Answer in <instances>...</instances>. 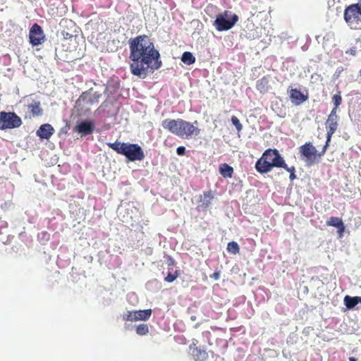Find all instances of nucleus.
<instances>
[{"instance_id": "nucleus-1", "label": "nucleus", "mask_w": 361, "mask_h": 361, "mask_svg": "<svg viewBox=\"0 0 361 361\" xmlns=\"http://www.w3.org/2000/svg\"><path fill=\"white\" fill-rule=\"evenodd\" d=\"M128 45L132 75L145 79L149 73L161 68V54L149 36L140 35L130 38Z\"/></svg>"}, {"instance_id": "nucleus-2", "label": "nucleus", "mask_w": 361, "mask_h": 361, "mask_svg": "<svg viewBox=\"0 0 361 361\" xmlns=\"http://www.w3.org/2000/svg\"><path fill=\"white\" fill-rule=\"evenodd\" d=\"M106 145L116 153L124 156L127 162L140 161L145 157L142 148L136 143L121 142L117 140L114 142H108Z\"/></svg>"}, {"instance_id": "nucleus-3", "label": "nucleus", "mask_w": 361, "mask_h": 361, "mask_svg": "<svg viewBox=\"0 0 361 361\" xmlns=\"http://www.w3.org/2000/svg\"><path fill=\"white\" fill-rule=\"evenodd\" d=\"M281 159L282 155L278 149L269 148L266 149L262 157L256 161L255 169L261 174L267 173L274 168H279Z\"/></svg>"}, {"instance_id": "nucleus-4", "label": "nucleus", "mask_w": 361, "mask_h": 361, "mask_svg": "<svg viewBox=\"0 0 361 361\" xmlns=\"http://www.w3.org/2000/svg\"><path fill=\"white\" fill-rule=\"evenodd\" d=\"M238 20L237 14L230 11H224L216 16L213 25L219 32L228 31L235 26Z\"/></svg>"}, {"instance_id": "nucleus-5", "label": "nucleus", "mask_w": 361, "mask_h": 361, "mask_svg": "<svg viewBox=\"0 0 361 361\" xmlns=\"http://www.w3.org/2000/svg\"><path fill=\"white\" fill-rule=\"evenodd\" d=\"M343 17L351 29L360 28L361 27V1L346 6Z\"/></svg>"}, {"instance_id": "nucleus-6", "label": "nucleus", "mask_w": 361, "mask_h": 361, "mask_svg": "<svg viewBox=\"0 0 361 361\" xmlns=\"http://www.w3.org/2000/svg\"><path fill=\"white\" fill-rule=\"evenodd\" d=\"M23 123L21 118L14 111H0V130H6L19 128Z\"/></svg>"}, {"instance_id": "nucleus-7", "label": "nucleus", "mask_w": 361, "mask_h": 361, "mask_svg": "<svg viewBox=\"0 0 361 361\" xmlns=\"http://www.w3.org/2000/svg\"><path fill=\"white\" fill-rule=\"evenodd\" d=\"M92 89H90L87 91L83 92L79 98L75 101L74 109L80 114V111H82L83 104L92 105L94 103L99 102V98L102 97V94L94 92L92 93Z\"/></svg>"}, {"instance_id": "nucleus-8", "label": "nucleus", "mask_w": 361, "mask_h": 361, "mask_svg": "<svg viewBox=\"0 0 361 361\" xmlns=\"http://www.w3.org/2000/svg\"><path fill=\"white\" fill-rule=\"evenodd\" d=\"M300 158L305 162L306 166H310L316 163L317 157L320 152H318L313 145L309 142H306L299 148Z\"/></svg>"}, {"instance_id": "nucleus-9", "label": "nucleus", "mask_w": 361, "mask_h": 361, "mask_svg": "<svg viewBox=\"0 0 361 361\" xmlns=\"http://www.w3.org/2000/svg\"><path fill=\"white\" fill-rule=\"evenodd\" d=\"M95 129V123L90 118L79 119L73 128V131L80 135L81 137L93 133Z\"/></svg>"}, {"instance_id": "nucleus-10", "label": "nucleus", "mask_w": 361, "mask_h": 361, "mask_svg": "<svg viewBox=\"0 0 361 361\" xmlns=\"http://www.w3.org/2000/svg\"><path fill=\"white\" fill-rule=\"evenodd\" d=\"M339 118H334L328 116L327 120L325 122L326 128V137L325 145L322 147V150L319 154V156H323L327 150L329 143L331 142L332 135L335 133L338 126Z\"/></svg>"}, {"instance_id": "nucleus-11", "label": "nucleus", "mask_w": 361, "mask_h": 361, "mask_svg": "<svg viewBox=\"0 0 361 361\" xmlns=\"http://www.w3.org/2000/svg\"><path fill=\"white\" fill-rule=\"evenodd\" d=\"M46 37L42 27L34 23L29 31V42L32 47H37L45 42Z\"/></svg>"}, {"instance_id": "nucleus-12", "label": "nucleus", "mask_w": 361, "mask_h": 361, "mask_svg": "<svg viewBox=\"0 0 361 361\" xmlns=\"http://www.w3.org/2000/svg\"><path fill=\"white\" fill-rule=\"evenodd\" d=\"M182 124L183 119L180 118L177 120L166 118L161 123V126L164 129L178 136L181 135Z\"/></svg>"}, {"instance_id": "nucleus-13", "label": "nucleus", "mask_w": 361, "mask_h": 361, "mask_svg": "<svg viewBox=\"0 0 361 361\" xmlns=\"http://www.w3.org/2000/svg\"><path fill=\"white\" fill-rule=\"evenodd\" d=\"M55 130L49 123L42 124L36 131V135L41 141L49 140L54 135Z\"/></svg>"}, {"instance_id": "nucleus-14", "label": "nucleus", "mask_w": 361, "mask_h": 361, "mask_svg": "<svg viewBox=\"0 0 361 361\" xmlns=\"http://www.w3.org/2000/svg\"><path fill=\"white\" fill-rule=\"evenodd\" d=\"M288 92L290 99L295 106H299L308 99V95L297 88H290Z\"/></svg>"}, {"instance_id": "nucleus-15", "label": "nucleus", "mask_w": 361, "mask_h": 361, "mask_svg": "<svg viewBox=\"0 0 361 361\" xmlns=\"http://www.w3.org/2000/svg\"><path fill=\"white\" fill-rule=\"evenodd\" d=\"M197 125L198 122L197 121H195L193 123H191L188 121L183 120V124L181 128V135L186 137H190L192 135H198L200 133V129H199L197 127L195 126V125Z\"/></svg>"}, {"instance_id": "nucleus-16", "label": "nucleus", "mask_w": 361, "mask_h": 361, "mask_svg": "<svg viewBox=\"0 0 361 361\" xmlns=\"http://www.w3.org/2000/svg\"><path fill=\"white\" fill-rule=\"evenodd\" d=\"M326 224L328 226H333L336 228L339 238H342L343 236L345 231V226L342 219L337 216H331L326 221Z\"/></svg>"}, {"instance_id": "nucleus-17", "label": "nucleus", "mask_w": 361, "mask_h": 361, "mask_svg": "<svg viewBox=\"0 0 361 361\" xmlns=\"http://www.w3.org/2000/svg\"><path fill=\"white\" fill-rule=\"evenodd\" d=\"M120 87V80L118 79L111 78L108 80L104 94L109 93L107 97L109 98L111 94H115Z\"/></svg>"}, {"instance_id": "nucleus-18", "label": "nucleus", "mask_w": 361, "mask_h": 361, "mask_svg": "<svg viewBox=\"0 0 361 361\" xmlns=\"http://www.w3.org/2000/svg\"><path fill=\"white\" fill-rule=\"evenodd\" d=\"M190 353L195 361H204L207 360L208 355L204 349L198 348L190 345Z\"/></svg>"}, {"instance_id": "nucleus-19", "label": "nucleus", "mask_w": 361, "mask_h": 361, "mask_svg": "<svg viewBox=\"0 0 361 361\" xmlns=\"http://www.w3.org/2000/svg\"><path fill=\"white\" fill-rule=\"evenodd\" d=\"M343 303L348 310H353L358 304H361V296L345 295L343 299Z\"/></svg>"}, {"instance_id": "nucleus-20", "label": "nucleus", "mask_w": 361, "mask_h": 361, "mask_svg": "<svg viewBox=\"0 0 361 361\" xmlns=\"http://www.w3.org/2000/svg\"><path fill=\"white\" fill-rule=\"evenodd\" d=\"M40 102L33 101L27 105V108L33 117H38L43 115V109L41 108Z\"/></svg>"}, {"instance_id": "nucleus-21", "label": "nucleus", "mask_w": 361, "mask_h": 361, "mask_svg": "<svg viewBox=\"0 0 361 361\" xmlns=\"http://www.w3.org/2000/svg\"><path fill=\"white\" fill-rule=\"evenodd\" d=\"M219 171L224 178H231L233 173V168L228 164L224 163L219 165Z\"/></svg>"}, {"instance_id": "nucleus-22", "label": "nucleus", "mask_w": 361, "mask_h": 361, "mask_svg": "<svg viewBox=\"0 0 361 361\" xmlns=\"http://www.w3.org/2000/svg\"><path fill=\"white\" fill-rule=\"evenodd\" d=\"M256 87L261 93H265L269 90V79L264 76L257 81Z\"/></svg>"}, {"instance_id": "nucleus-23", "label": "nucleus", "mask_w": 361, "mask_h": 361, "mask_svg": "<svg viewBox=\"0 0 361 361\" xmlns=\"http://www.w3.org/2000/svg\"><path fill=\"white\" fill-rule=\"evenodd\" d=\"M279 168L284 169L286 171L290 173L289 178L291 181H293L297 178V176L295 175V166L288 167L283 157L281 159V165L279 166Z\"/></svg>"}, {"instance_id": "nucleus-24", "label": "nucleus", "mask_w": 361, "mask_h": 361, "mask_svg": "<svg viewBox=\"0 0 361 361\" xmlns=\"http://www.w3.org/2000/svg\"><path fill=\"white\" fill-rule=\"evenodd\" d=\"M152 313L151 309L140 310H137V321H147Z\"/></svg>"}, {"instance_id": "nucleus-25", "label": "nucleus", "mask_w": 361, "mask_h": 361, "mask_svg": "<svg viewBox=\"0 0 361 361\" xmlns=\"http://www.w3.org/2000/svg\"><path fill=\"white\" fill-rule=\"evenodd\" d=\"M180 59L186 65H192L195 62V57L190 51H184Z\"/></svg>"}, {"instance_id": "nucleus-26", "label": "nucleus", "mask_w": 361, "mask_h": 361, "mask_svg": "<svg viewBox=\"0 0 361 361\" xmlns=\"http://www.w3.org/2000/svg\"><path fill=\"white\" fill-rule=\"evenodd\" d=\"M214 198V195L211 190L204 192L203 196H201L200 202L202 205L205 208L208 207L211 204V200Z\"/></svg>"}, {"instance_id": "nucleus-27", "label": "nucleus", "mask_w": 361, "mask_h": 361, "mask_svg": "<svg viewBox=\"0 0 361 361\" xmlns=\"http://www.w3.org/2000/svg\"><path fill=\"white\" fill-rule=\"evenodd\" d=\"M123 319L127 322L137 321V310H127L123 315Z\"/></svg>"}, {"instance_id": "nucleus-28", "label": "nucleus", "mask_w": 361, "mask_h": 361, "mask_svg": "<svg viewBox=\"0 0 361 361\" xmlns=\"http://www.w3.org/2000/svg\"><path fill=\"white\" fill-rule=\"evenodd\" d=\"M135 327L136 334L139 336H145L149 333V326L146 324H140Z\"/></svg>"}, {"instance_id": "nucleus-29", "label": "nucleus", "mask_w": 361, "mask_h": 361, "mask_svg": "<svg viewBox=\"0 0 361 361\" xmlns=\"http://www.w3.org/2000/svg\"><path fill=\"white\" fill-rule=\"evenodd\" d=\"M226 249L228 252L235 255L239 252L240 247L236 242L231 241L228 243Z\"/></svg>"}, {"instance_id": "nucleus-30", "label": "nucleus", "mask_w": 361, "mask_h": 361, "mask_svg": "<svg viewBox=\"0 0 361 361\" xmlns=\"http://www.w3.org/2000/svg\"><path fill=\"white\" fill-rule=\"evenodd\" d=\"M180 275V270H176L174 273L168 271L166 276L164 278V281L168 283L173 282Z\"/></svg>"}, {"instance_id": "nucleus-31", "label": "nucleus", "mask_w": 361, "mask_h": 361, "mask_svg": "<svg viewBox=\"0 0 361 361\" xmlns=\"http://www.w3.org/2000/svg\"><path fill=\"white\" fill-rule=\"evenodd\" d=\"M332 103L336 108H338V106L341 104L342 102V97L341 94V92L338 91L337 93L334 94L331 97Z\"/></svg>"}, {"instance_id": "nucleus-32", "label": "nucleus", "mask_w": 361, "mask_h": 361, "mask_svg": "<svg viewBox=\"0 0 361 361\" xmlns=\"http://www.w3.org/2000/svg\"><path fill=\"white\" fill-rule=\"evenodd\" d=\"M231 121L238 132L242 130L243 125L240 122V120L235 116H231Z\"/></svg>"}, {"instance_id": "nucleus-33", "label": "nucleus", "mask_w": 361, "mask_h": 361, "mask_svg": "<svg viewBox=\"0 0 361 361\" xmlns=\"http://www.w3.org/2000/svg\"><path fill=\"white\" fill-rule=\"evenodd\" d=\"M49 233H48L47 231H42L37 235L38 240L42 243H45L49 240Z\"/></svg>"}, {"instance_id": "nucleus-34", "label": "nucleus", "mask_w": 361, "mask_h": 361, "mask_svg": "<svg viewBox=\"0 0 361 361\" xmlns=\"http://www.w3.org/2000/svg\"><path fill=\"white\" fill-rule=\"evenodd\" d=\"M176 153L179 156H183L186 154V148L184 146H179L176 148Z\"/></svg>"}, {"instance_id": "nucleus-35", "label": "nucleus", "mask_w": 361, "mask_h": 361, "mask_svg": "<svg viewBox=\"0 0 361 361\" xmlns=\"http://www.w3.org/2000/svg\"><path fill=\"white\" fill-rule=\"evenodd\" d=\"M343 71V68L342 66H339L336 68L333 77L334 79H337Z\"/></svg>"}, {"instance_id": "nucleus-36", "label": "nucleus", "mask_w": 361, "mask_h": 361, "mask_svg": "<svg viewBox=\"0 0 361 361\" xmlns=\"http://www.w3.org/2000/svg\"><path fill=\"white\" fill-rule=\"evenodd\" d=\"M61 35H63V37H64V39H72V37H73V34H71L69 33L68 31H66V30H63L61 32Z\"/></svg>"}, {"instance_id": "nucleus-37", "label": "nucleus", "mask_w": 361, "mask_h": 361, "mask_svg": "<svg viewBox=\"0 0 361 361\" xmlns=\"http://www.w3.org/2000/svg\"><path fill=\"white\" fill-rule=\"evenodd\" d=\"M337 110H338V108H336V106H334V108L332 109V110L331 111V113L329 114V115L328 116L334 117L335 118H339L338 116L337 115Z\"/></svg>"}, {"instance_id": "nucleus-38", "label": "nucleus", "mask_w": 361, "mask_h": 361, "mask_svg": "<svg viewBox=\"0 0 361 361\" xmlns=\"http://www.w3.org/2000/svg\"><path fill=\"white\" fill-rule=\"evenodd\" d=\"M212 279L214 280H219L220 279V271H215L213 274L211 276Z\"/></svg>"}, {"instance_id": "nucleus-39", "label": "nucleus", "mask_w": 361, "mask_h": 361, "mask_svg": "<svg viewBox=\"0 0 361 361\" xmlns=\"http://www.w3.org/2000/svg\"><path fill=\"white\" fill-rule=\"evenodd\" d=\"M356 48L355 47H351L350 49H349L348 51H346V53H349L353 56H355L356 54Z\"/></svg>"}, {"instance_id": "nucleus-40", "label": "nucleus", "mask_w": 361, "mask_h": 361, "mask_svg": "<svg viewBox=\"0 0 361 361\" xmlns=\"http://www.w3.org/2000/svg\"><path fill=\"white\" fill-rule=\"evenodd\" d=\"M7 222L6 221H0V229L2 228H5V227H7ZM0 233H1V231H0Z\"/></svg>"}, {"instance_id": "nucleus-41", "label": "nucleus", "mask_w": 361, "mask_h": 361, "mask_svg": "<svg viewBox=\"0 0 361 361\" xmlns=\"http://www.w3.org/2000/svg\"><path fill=\"white\" fill-rule=\"evenodd\" d=\"M158 283V281L157 279H154L151 281H148L147 283V287H149L150 286L153 285L154 283Z\"/></svg>"}, {"instance_id": "nucleus-42", "label": "nucleus", "mask_w": 361, "mask_h": 361, "mask_svg": "<svg viewBox=\"0 0 361 361\" xmlns=\"http://www.w3.org/2000/svg\"><path fill=\"white\" fill-rule=\"evenodd\" d=\"M343 138L345 140H348L350 138V136L348 133H345L343 135Z\"/></svg>"}, {"instance_id": "nucleus-43", "label": "nucleus", "mask_w": 361, "mask_h": 361, "mask_svg": "<svg viewBox=\"0 0 361 361\" xmlns=\"http://www.w3.org/2000/svg\"><path fill=\"white\" fill-rule=\"evenodd\" d=\"M61 133H65V134H66V133H67V130H66V128H61V129L60 133H59V135H60Z\"/></svg>"}, {"instance_id": "nucleus-44", "label": "nucleus", "mask_w": 361, "mask_h": 361, "mask_svg": "<svg viewBox=\"0 0 361 361\" xmlns=\"http://www.w3.org/2000/svg\"><path fill=\"white\" fill-rule=\"evenodd\" d=\"M349 361H357V359L354 357H350Z\"/></svg>"}, {"instance_id": "nucleus-45", "label": "nucleus", "mask_w": 361, "mask_h": 361, "mask_svg": "<svg viewBox=\"0 0 361 361\" xmlns=\"http://www.w3.org/2000/svg\"><path fill=\"white\" fill-rule=\"evenodd\" d=\"M128 297L129 298H132V297H135V294L134 293H129V294L128 295Z\"/></svg>"}, {"instance_id": "nucleus-46", "label": "nucleus", "mask_w": 361, "mask_h": 361, "mask_svg": "<svg viewBox=\"0 0 361 361\" xmlns=\"http://www.w3.org/2000/svg\"><path fill=\"white\" fill-rule=\"evenodd\" d=\"M196 319H197L196 316L192 315V316H191V317H190V319H191L192 321H195V320H196Z\"/></svg>"}, {"instance_id": "nucleus-47", "label": "nucleus", "mask_w": 361, "mask_h": 361, "mask_svg": "<svg viewBox=\"0 0 361 361\" xmlns=\"http://www.w3.org/2000/svg\"><path fill=\"white\" fill-rule=\"evenodd\" d=\"M89 112H90V109H87L86 111H85V112H84V114H84L85 116H86V115H87V114H88V113H89Z\"/></svg>"}, {"instance_id": "nucleus-48", "label": "nucleus", "mask_w": 361, "mask_h": 361, "mask_svg": "<svg viewBox=\"0 0 361 361\" xmlns=\"http://www.w3.org/2000/svg\"><path fill=\"white\" fill-rule=\"evenodd\" d=\"M125 328H126V329H130V325H129V324H125Z\"/></svg>"}, {"instance_id": "nucleus-49", "label": "nucleus", "mask_w": 361, "mask_h": 361, "mask_svg": "<svg viewBox=\"0 0 361 361\" xmlns=\"http://www.w3.org/2000/svg\"><path fill=\"white\" fill-rule=\"evenodd\" d=\"M200 326V323H197L195 325V328H198L199 326Z\"/></svg>"}, {"instance_id": "nucleus-50", "label": "nucleus", "mask_w": 361, "mask_h": 361, "mask_svg": "<svg viewBox=\"0 0 361 361\" xmlns=\"http://www.w3.org/2000/svg\"><path fill=\"white\" fill-rule=\"evenodd\" d=\"M169 260H170V264L173 263V259L171 257L169 258Z\"/></svg>"}]
</instances>
